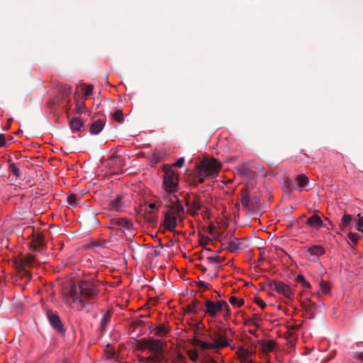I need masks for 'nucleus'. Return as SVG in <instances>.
Wrapping results in <instances>:
<instances>
[{
  "label": "nucleus",
  "mask_w": 363,
  "mask_h": 363,
  "mask_svg": "<svg viewBox=\"0 0 363 363\" xmlns=\"http://www.w3.org/2000/svg\"><path fill=\"white\" fill-rule=\"evenodd\" d=\"M126 223V221L125 220H123V219L120 220V221H119V224L120 225H123V223Z\"/></svg>",
  "instance_id": "obj_43"
},
{
  "label": "nucleus",
  "mask_w": 363,
  "mask_h": 363,
  "mask_svg": "<svg viewBox=\"0 0 363 363\" xmlns=\"http://www.w3.org/2000/svg\"><path fill=\"white\" fill-rule=\"evenodd\" d=\"M229 302L231 305L236 306L238 307H240L244 304V301L242 299H238L235 296H230Z\"/></svg>",
  "instance_id": "obj_27"
},
{
  "label": "nucleus",
  "mask_w": 363,
  "mask_h": 363,
  "mask_svg": "<svg viewBox=\"0 0 363 363\" xmlns=\"http://www.w3.org/2000/svg\"><path fill=\"white\" fill-rule=\"evenodd\" d=\"M116 202H117V201H113V202H112V204H111V205H112V207H113V208H117V206H116Z\"/></svg>",
  "instance_id": "obj_44"
},
{
  "label": "nucleus",
  "mask_w": 363,
  "mask_h": 363,
  "mask_svg": "<svg viewBox=\"0 0 363 363\" xmlns=\"http://www.w3.org/2000/svg\"><path fill=\"white\" fill-rule=\"evenodd\" d=\"M115 352L113 350H110L106 352V354L104 355L105 359H112L114 357Z\"/></svg>",
  "instance_id": "obj_37"
},
{
  "label": "nucleus",
  "mask_w": 363,
  "mask_h": 363,
  "mask_svg": "<svg viewBox=\"0 0 363 363\" xmlns=\"http://www.w3.org/2000/svg\"><path fill=\"white\" fill-rule=\"evenodd\" d=\"M268 286L270 291H275L278 294L284 296L287 300L291 301L294 298V293L290 286L281 281H271L268 284Z\"/></svg>",
  "instance_id": "obj_7"
},
{
  "label": "nucleus",
  "mask_w": 363,
  "mask_h": 363,
  "mask_svg": "<svg viewBox=\"0 0 363 363\" xmlns=\"http://www.w3.org/2000/svg\"><path fill=\"white\" fill-rule=\"evenodd\" d=\"M168 199L166 200L163 199L162 194L160 197H156L148 201L147 207L145 208V211L148 213H152L155 211H158L164 203L167 206Z\"/></svg>",
  "instance_id": "obj_10"
},
{
  "label": "nucleus",
  "mask_w": 363,
  "mask_h": 363,
  "mask_svg": "<svg viewBox=\"0 0 363 363\" xmlns=\"http://www.w3.org/2000/svg\"><path fill=\"white\" fill-rule=\"evenodd\" d=\"M150 347L151 350L155 351H160L162 350V342L160 340H154L150 341Z\"/></svg>",
  "instance_id": "obj_22"
},
{
  "label": "nucleus",
  "mask_w": 363,
  "mask_h": 363,
  "mask_svg": "<svg viewBox=\"0 0 363 363\" xmlns=\"http://www.w3.org/2000/svg\"><path fill=\"white\" fill-rule=\"evenodd\" d=\"M23 267L25 266H32L35 264V258L33 255H27L22 259Z\"/></svg>",
  "instance_id": "obj_23"
},
{
  "label": "nucleus",
  "mask_w": 363,
  "mask_h": 363,
  "mask_svg": "<svg viewBox=\"0 0 363 363\" xmlns=\"http://www.w3.org/2000/svg\"><path fill=\"white\" fill-rule=\"evenodd\" d=\"M48 318L53 328L60 331L62 330V325L58 315L52 311H48Z\"/></svg>",
  "instance_id": "obj_12"
},
{
  "label": "nucleus",
  "mask_w": 363,
  "mask_h": 363,
  "mask_svg": "<svg viewBox=\"0 0 363 363\" xmlns=\"http://www.w3.org/2000/svg\"><path fill=\"white\" fill-rule=\"evenodd\" d=\"M306 224L315 230H319L323 226L321 218L317 214H313L307 219Z\"/></svg>",
  "instance_id": "obj_11"
},
{
  "label": "nucleus",
  "mask_w": 363,
  "mask_h": 363,
  "mask_svg": "<svg viewBox=\"0 0 363 363\" xmlns=\"http://www.w3.org/2000/svg\"><path fill=\"white\" fill-rule=\"evenodd\" d=\"M208 259L212 263V264H218L221 258L218 256H214V257H208Z\"/></svg>",
  "instance_id": "obj_38"
},
{
  "label": "nucleus",
  "mask_w": 363,
  "mask_h": 363,
  "mask_svg": "<svg viewBox=\"0 0 363 363\" xmlns=\"http://www.w3.org/2000/svg\"><path fill=\"white\" fill-rule=\"evenodd\" d=\"M72 89L68 84H60L57 87V103L60 104H68L70 101Z\"/></svg>",
  "instance_id": "obj_8"
},
{
  "label": "nucleus",
  "mask_w": 363,
  "mask_h": 363,
  "mask_svg": "<svg viewBox=\"0 0 363 363\" xmlns=\"http://www.w3.org/2000/svg\"><path fill=\"white\" fill-rule=\"evenodd\" d=\"M240 202L243 207L247 206L249 202V198L247 194H243L240 199Z\"/></svg>",
  "instance_id": "obj_36"
},
{
  "label": "nucleus",
  "mask_w": 363,
  "mask_h": 363,
  "mask_svg": "<svg viewBox=\"0 0 363 363\" xmlns=\"http://www.w3.org/2000/svg\"><path fill=\"white\" fill-rule=\"evenodd\" d=\"M220 164L213 158H205L197 166L194 172V181L196 184H202L206 179H212L218 177L220 169Z\"/></svg>",
  "instance_id": "obj_4"
},
{
  "label": "nucleus",
  "mask_w": 363,
  "mask_h": 363,
  "mask_svg": "<svg viewBox=\"0 0 363 363\" xmlns=\"http://www.w3.org/2000/svg\"><path fill=\"white\" fill-rule=\"evenodd\" d=\"M255 303L259 306L262 308H265V306H267L266 303L262 300L260 298H255Z\"/></svg>",
  "instance_id": "obj_39"
},
{
  "label": "nucleus",
  "mask_w": 363,
  "mask_h": 363,
  "mask_svg": "<svg viewBox=\"0 0 363 363\" xmlns=\"http://www.w3.org/2000/svg\"><path fill=\"white\" fill-rule=\"evenodd\" d=\"M296 280L298 283L301 284L304 288H306V289L311 288L310 283L306 280L305 277L303 275H301V274L298 275Z\"/></svg>",
  "instance_id": "obj_25"
},
{
  "label": "nucleus",
  "mask_w": 363,
  "mask_h": 363,
  "mask_svg": "<svg viewBox=\"0 0 363 363\" xmlns=\"http://www.w3.org/2000/svg\"><path fill=\"white\" fill-rule=\"evenodd\" d=\"M359 238L360 235L357 233H350L348 234V238L353 242H356Z\"/></svg>",
  "instance_id": "obj_34"
},
{
  "label": "nucleus",
  "mask_w": 363,
  "mask_h": 363,
  "mask_svg": "<svg viewBox=\"0 0 363 363\" xmlns=\"http://www.w3.org/2000/svg\"><path fill=\"white\" fill-rule=\"evenodd\" d=\"M188 211L191 214L197 213L198 211L201 208V203L196 199H193L187 203Z\"/></svg>",
  "instance_id": "obj_15"
},
{
  "label": "nucleus",
  "mask_w": 363,
  "mask_h": 363,
  "mask_svg": "<svg viewBox=\"0 0 363 363\" xmlns=\"http://www.w3.org/2000/svg\"><path fill=\"white\" fill-rule=\"evenodd\" d=\"M362 227H363V217L358 215V218L357 220L355 228H356V230H357L359 231H362Z\"/></svg>",
  "instance_id": "obj_33"
},
{
  "label": "nucleus",
  "mask_w": 363,
  "mask_h": 363,
  "mask_svg": "<svg viewBox=\"0 0 363 363\" xmlns=\"http://www.w3.org/2000/svg\"><path fill=\"white\" fill-rule=\"evenodd\" d=\"M168 328L164 325L162 324L159 325L154 329L153 333L155 335L158 337H163L168 333Z\"/></svg>",
  "instance_id": "obj_18"
},
{
  "label": "nucleus",
  "mask_w": 363,
  "mask_h": 363,
  "mask_svg": "<svg viewBox=\"0 0 363 363\" xmlns=\"http://www.w3.org/2000/svg\"><path fill=\"white\" fill-rule=\"evenodd\" d=\"M84 106V104L82 103V105L80 106V108H82Z\"/></svg>",
  "instance_id": "obj_48"
},
{
  "label": "nucleus",
  "mask_w": 363,
  "mask_h": 363,
  "mask_svg": "<svg viewBox=\"0 0 363 363\" xmlns=\"http://www.w3.org/2000/svg\"><path fill=\"white\" fill-rule=\"evenodd\" d=\"M179 175L172 170H167L163 177L162 197L164 200L178 201L176 193L179 190Z\"/></svg>",
  "instance_id": "obj_5"
},
{
  "label": "nucleus",
  "mask_w": 363,
  "mask_h": 363,
  "mask_svg": "<svg viewBox=\"0 0 363 363\" xmlns=\"http://www.w3.org/2000/svg\"><path fill=\"white\" fill-rule=\"evenodd\" d=\"M296 181L298 184L299 190L301 191L308 183V178L305 174H301L296 176Z\"/></svg>",
  "instance_id": "obj_17"
},
{
  "label": "nucleus",
  "mask_w": 363,
  "mask_h": 363,
  "mask_svg": "<svg viewBox=\"0 0 363 363\" xmlns=\"http://www.w3.org/2000/svg\"><path fill=\"white\" fill-rule=\"evenodd\" d=\"M6 146V142L5 140V137L4 135L0 134V147H5Z\"/></svg>",
  "instance_id": "obj_40"
},
{
  "label": "nucleus",
  "mask_w": 363,
  "mask_h": 363,
  "mask_svg": "<svg viewBox=\"0 0 363 363\" xmlns=\"http://www.w3.org/2000/svg\"><path fill=\"white\" fill-rule=\"evenodd\" d=\"M207 337L209 341H205L195 337L191 339V343L201 350H218L230 346L233 342L232 340L228 338L225 330H209Z\"/></svg>",
  "instance_id": "obj_2"
},
{
  "label": "nucleus",
  "mask_w": 363,
  "mask_h": 363,
  "mask_svg": "<svg viewBox=\"0 0 363 363\" xmlns=\"http://www.w3.org/2000/svg\"><path fill=\"white\" fill-rule=\"evenodd\" d=\"M94 86L92 85H85L82 88V94L84 96H89L91 95Z\"/></svg>",
  "instance_id": "obj_28"
},
{
  "label": "nucleus",
  "mask_w": 363,
  "mask_h": 363,
  "mask_svg": "<svg viewBox=\"0 0 363 363\" xmlns=\"http://www.w3.org/2000/svg\"><path fill=\"white\" fill-rule=\"evenodd\" d=\"M99 291L94 278L81 280L77 286H72L67 297L69 306L78 311L89 304V301L97 298Z\"/></svg>",
  "instance_id": "obj_1"
},
{
  "label": "nucleus",
  "mask_w": 363,
  "mask_h": 363,
  "mask_svg": "<svg viewBox=\"0 0 363 363\" xmlns=\"http://www.w3.org/2000/svg\"><path fill=\"white\" fill-rule=\"evenodd\" d=\"M111 315L109 311H107L102 317L101 320V329L104 330L107 323L110 321Z\"/></svg>",
  "instance_id": "obj_24"
},
{
  "label": "nucleus",
  "mask_w": 363,
  "mask_h": 363,
  "mask_svg": "<svg viewBox=\"0 0 363 363\" xmlns=\"http://www.w3.org/2000/svg\"><path fill=\"white\" fill-rule=\"evenodd\" d=\"M77 196L75 194H70L67 198V201L69 205L74 206L77 205Z\"/></svg>",
  "instance_id": "obj_30"
},
{
  "label": "nucleus",
  "mask_w": 363,
  "mask_h": 363,
  "mask_svg": "<svg viewBox=\"0 0 363 363\" xmlns=\"http://www.w3.org/2000/svg\"><path fill=\"white\" fill-rule=\"evenodd\" d=\"M70 127L74 131H79L83 127V123L79 118H74L70 122Z\"/></svg>",
  "instance_id": "obj_19"
},
{
  "label": "nucleus",
  "mask_w": 363,
  "mask_h": 363,
  "mask_svg": "<svg viewBox=\"0 0 363 363\" xmlns=\"http://www.w3.org/2000/svg\"><path fill=\"white\" fill-rule=\"evenodd\" d=\"M105 122L103 119L95 121L90 127V133L92 135L99 134L104 128Z\"/></svg>",
  "instance_id": "obj_13"
},
{
  "label": "nucleus",
  "mask_w": 363,
  "mask_h": 363,
  "mask_svg": "<svg viewBox=\"0 0 363 363\" xmlns=\"http://www.w3.org/2000/svg\"><path fill=\"white\" fill-rule=\"evenodd\" d=\"M62 363H68L67 359H64L62 362Z\"/></svg>",
  "instance_id": "obj_45"
},
{
  "label": "nucleus",
  "mask_w": 363,
  "mask_h": 363,
  "mask_svg": "<svg viewBox=\"0 0 363 363\" xmlns=\"http://www.w3.org/2000/svg\"><path fill=\"white\" fill-rule=\"evenodd\" d=\"M204 311L211 318H216L219 314H222L224 319H227L230 314L228 303L223 300L206 301Z\"/></svg>",
  "instance_id": "obj_6"
},
{
  "label": "nucleus",
  "mask_w": 363,
  "mask_h": 363,
  "mask_svg": "<svg viewBox=\"0 0 363 363\" xmlns=\"http://www.w3.org/2000/svg\"><path fill=\"white\" fill-rule=\"evenodd\" d=\"M199 284L201 286H203V288L205 289H208L209 285L208 284L206 283V282H203V281H199Z\"/></svg>",
  "instance_id": "obj_41"
},
{
  "label": "nucleus",
  "mask_w": 363,
  "mask_h": 363,
  "mask_svg": "<svg viewBox=\"0 0 363 363\" xmlns=\"http://www.w3.org/2000/svg\"><path fill=\"white\" fill-rule=\"evenodd\" d=\"M187 354L191 361H196L198 359V352L196 350H188Z\"/></svg>",
  "instance_id": "obj_31"
},
{
  "label": "nucleus",
  "mask_w": 363,
  "mask_h": 363,
  "mask_svg": "<svg viewBox=\"0 0 363 363\" xmlns=\"http://www.w3.org/2000/svg\"><path fill=\"white\" fill-rule=\"evenodd\" d=\"M123 114L121 110H117L113 114V119L118 123L123 122Z\"/></svg>",
  "instance_id": "obj_29"
},
{
  "label": "nucleus",
  "mask_w": 363,
  "mask_h": 363,
  "mask_svg": "<svg viewBox=\"0 0 363 363\" xmlns=\"http://www.w3.org/2000/svg\"><path fill=\"white\" fill-rule=\"evenodd\" d=\"M9 172L13 174L16 178L20 176V169L15 163H10L9 166Z\"/></svg>",
  "instance_id": "obj_21"
},
{
  "label": "nucleus",
  "mask_w": 363,
  "mask_h": 363,
  "mask_svg": "<svg viewBox=\"0 0 363 363\" xmlns=\"http://www.w3.org/2000/svg\"><path fill=\"white\" fill-rule=\"evenodd\" d=\"M242 240L234 238L228 242L227 248L231 252H236L241 248Z\"/></svg>",
  "instance_id": "obj_14"
},
{
  "label": "nucleus",
  "mask_w": 363,
  "mask_h": 363,
  "mask_svg": "<svg viewBox=\"0 0 363 363\" xmlns=\"http://www.w3.org/2000/svg\"><path fill=\"white\" fill-rule=\"evenodd\" d=\"M184 218V209L178 201H169L167 202V210L164 211L163 226L165 229L172 231L177 225L183 222Z\"/></svg>",
  "instance_id": "obj_3"
},
{
  "label": "nucleus",
  "mask_w": 363,
  "mask_h": 363,
  "mask_svg": "<svg viewBox=\"0 0 363 363\" xmlns=\"http://www.w3.org/2000/svg\"><path fill=\"white\" fill-rule=\"evenodd\" d=\"M31 245H32V247L38 250V251H40L43 249V246H44V239L40 235H38L36 236H35L33 238V240L31 242Z\"/></svg>",
  "instance_id": "obj_16"
},
{
  "label": "nucleus",
  "mask_w": 363,
  "mask_h": 363,
  "mask_svg": "<svg viewBox=\"0 0 363 363\" xmlns=\"http://www.w3.org/2000/svg\"><path fill=\"white\" fill-rule=\"evenodd\" d=\"M308 259L311 262H317L319 257L325 253V250L322 245H313L308 247Z\"/></svg>",
  "instance_id": "obj_9"
},
{
  "label": "nucleus",
  "mask_w": 363,
  "mask_h": 363,
  "mask_svg": "<svg viewBox=\"0 0 363 363\" xmlns=\"http://www.w3.org/2000/svg\"><path fill=\"white\" fill-rule=\"evenodd\" d=\"M319 286L323 294H328L330 293V287L328 282L325 281H320L319 283Z\"/></svg>",
  "instance_id": "obj_26"
},
{
  "label": "nucleus",
  "mask_w": 363,
  "mask_h": 363,
  "mask_svg": "<svg viewBox=\"0 0 363 363\" xmlns=\"http://www.w3.org/2000/svg\"><path fill=\"white\" fill-rule=\"evenodd\" d=\"M275 343L273 341H268L264 344L263 348L265 351H272L274 348Z\"/></svg>",
  "instance_id": "obj_32"
},
{
  "label": "nucleus",
  "mask_w": 363,
  "mask_h": 363,
  "mask_svg": "<svg viewBox=\"0 0 363 363\" xmlns=\"http://www.w3.org/2000/svg\"><path fill=\"white\" fill-rule=\"evenodd\" d=\"M84 106V104L82 103V105L80 106V108H82Z\"/></svg>",
  "instance_id": "obj_47"
},
{
  "label": "nucleus",
  "mask_w": 363,
  "mask_h": 363,
  "mask_svg": "<svg viewBox=\"0 0 363 363\" xmlns=\"http://www.w3.org/2000/svg\"><path fill=\"white\" fill-rule=\"evenodd\" d=\"M184 164V159L183 157H180L174 163L173 166L177 168H181L183 167Z\"/></svg>",
  "instance_id": "obj_35"
},
{
  "label": "nucleus",
  "mask_w": 363,
  "mask_h": 363,
  "mask_svg": "<svg viewBox=\"0 0 363 363\" xmlns=\"http://www.w3.org/2000/svg\"><path fill=\"white\" fill-rule=\"evenodd\" d=\"M246 363H255V362H253L252 360H249L247 361Z\"/></svg>",
  "instance_id": "obj_46"
},
{
  "label": "nucleus",
  "mask_w": 363,
  "mask_h": 363,
  "mask_svg": "<svg viewBox=\"0 0 363 363\" xmlns=\"http://www.w3.org/2000/svg\"><path fill=\"white\" fill-rule=\"evenodd\" d=\"M352 222V216L350 214L345 213L343 215L341 223H340V227L341 228H347L350 225Z\"/></svg>",
  "instance_id": "obj_20"
},
{
  "label": "nucleus",
  "mask_w": 363,
  "mask_h": 363,
  "mask_svg": "<svg viewBox=\"0 0 363 363\" xmlns=\"http://www.w3.org/2000/svg\"><path fill=\"white\" fill-rule=\"evenodd\" d=\"M208 275L210 276L211 278H214L218 276V274L217 272H211Z\"/></svg>",
  "instance_id": "obj_42"
}]
</instances>
